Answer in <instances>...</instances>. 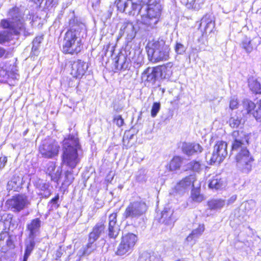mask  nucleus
Returning a JSON list of instances; mask_svg holds the SVG:
<instances>
[{"label": "nucleus", "instance_id": "obj_36", "mask_svg": "<svg viewBox=\"0 0 261 261\" xmlns=\"http://www.w3.org/2000/svg\"><path fill=\"white\" fill-rule=\"evenodd\" d=\"M241 119L237 116L231 117L228 121L230 126L232 128H237L241 123Z\"/></svg>", "mask_w": 261, "mask_h": 261}, {"label": "nucleus", "instance_id": "obj_17", "mask_svg": "<svg viewBox=\"0 0 261 261\" xmlns=\"http://www.w3.org/2000/svg\"><path fill=\"white\" fill-rule=\"evenodd\" d=\"M42 223L41 220L37 218L32 220L27 224V229L29 231V238L33 240L35 239L39 233Z\"/></svg>", "mask_w": 261, "mask_h": 261}, {"label": "nucleus", "instance_id": "obj_5", "mask_svg": "<svg viewBox=\"0 0 261 261\" xmlns=\"http://www.w3.org/2000/svg\"><path fill=\"white\" fill-rule=\"evenodd\" d=\"M146 49L148 58L152 62L166 61L169 58V46L163 39L149 43Z\"/></svg>", "mask_w": 261, "mask_h": 261}, {"label": "nucleus", "instance_id": "obj_20", "mask_svg": "<svg viewBox=\"0 0 261 261\" xmlns=\"http://www.w3.org/2000/svg\"><path fill=\"white\" fill-rule=\"evenodd\" d=\"M175 220V218L173 217V210L170 208H165L162 212L160 222L166 225L171 227L173 226Z\"/></svg>", "mask_w": 261, "mask_h": 261}, {"label": "nucleus", "instance_id": "obj_39", "mask_svg": "<svg viewBox=\"0 0 261 261\" xmlns=\"http://www.w3.org/2000/svg\"><path fill=\"white\" fill-rule=\"evenodd\" d=\"M200 25H205V30H206L210 25H212V20L210 18V16H204L201 20Z\"/></svg>", "mask_w": 261, "mask_h": 261}, {"label": "nucleus", "instance_id": "obj_59", "mask_svg": "<svg viewBox=\"0 0 261 261\" xmlns=\"http://www.w3.org/2000/svg\"><path fill=\"white\" fill-rule=\"evenodd\" d=\"M18 76H19V75H18V74H17V73H14V74H13V76H12V78H13V79H17V77H18Z\"/></svg>", "mask_w": 261, "mask_h": 261}, {"label": "nucleus", "instance_id": "obj_4", "mask_svg": "<svg viewBox=\"0 0 261 261\" xmlns=\"http://www.w3.org/2000/svg\"><path fill=\"white\" fill-rule=\"evenodd\" d=\"M81 149L79 140L73 136L63 141L62 163L71 169L74 168L80 162L77 151Z\"/></svg>", "mask_w": 261, "mask_h": 261}, {"label": "nucleus", "instance_id": "obj_32", "mask_svg": "<svg viewBox=\"0 0 261 261\" xmlns=\"http://www.w3.org/2000/svg\"><path fill=\"white\" fill-rule=\"evenodd\" d=\"M94 243L95 242L91 241L90 238H89L88 243L86 247L83 249L82 255H88L94 250L96 249V244Z\"/></svg>", "mask_w": 261, "mask_h": 261}, {"label": "nucleus", "instance_id": "obj_40", "mask_svg": "<svg viewBox=\"0 0 261 261\" xmlns=\"http://www.w3.org/2000/svg\"><path fill=\"white\" fill-rule=\"evenodd\" d=\"M161 109V105L160 102H154L151 110V116L152 117L154 118L158 112H159Z\"/></svg>", "mask_w": 261, "mask_h": 261}, {"label": "nucleus", "instance_id": "obj_8", "mask_svg": "<svg viewBox=\"0 0 261 261\" xmlns=\"http://www.w3.org/2000/svg\"><path fill=\"white\" fill-rule=\"evenodd\" d=\"M30 203L29 197L24 194H17L6 201V205L9 209L14 212H20L27 207Z\"/></svg>", "mask_w": 261, "mask_h": 261}, {"label": "nucleus", "instance_id": "obj_16", "mask_svg": "<svg viewBox=\"0 0 261 261\" xmlns=\"http://www.w3.org/2000/svg\"><path fill=\"white\" fill-rule=\"evenodd\" d=\"M136 31L132 22L125 20L124 21L120 30L121 36L125 35L127 40H132L136 36Z\"/></svg>", "mask_w": 261, "mask_h": 261}, {"label": "nucleus", "instance_id": "obj_44", "mask_svg": "<svg viewBox=\"0 0 261 261\" xmlns=\"http://www.w3.org/2000/svg\"><path fill=\"white\" fill-rule=\"evenodd\" d=\"M49 187L48 184L42 181L37 186V187L39 190L40 192H43L48 189Z\"/></svg>", "mask_w": 261, "mask_h": 261}, {"label": "nucleus", "instance_id": "obj_28", "mask_svg": "<svg viewBox=\"0 0 261 261\" xmlns=\"http://www.w3.org/2000/svg\"><path fill=\"white\" fill-rule=\"evenodd\" d=\"M243 108L247 111V113L252 114L253 112L257 108V106L251 100L246 99L243 101Z\"/></svg>", "mask_w": 261, "mask_h": 261}, {"label": "nucleus", "instance_id": "obj_42", "mask_svg": "<svg viewBox=\"0 0 261 261\" xmlns=\"http://www.w3.org/2000/svg\"><path fill=\"white\" fill-rule=\"evenodd\" d=\"M239 102L238 99L235 97H231L229 102V108L231 110L236 109L238 108Z\"/></svg>", "mask_w": 261, "mask_h": 261}, {"label": "nucleus", "instance_id": "obj_22", "mask_svg": "<svg viewBox=\"0 0 261 261\" xmlns=\"http://www.w3.org/2000/svg\"><path fill=\"white\" fill-rule=\"evenodd\" d=\"M22 184V178L18 175H14L11 180L8 182L7 190L18 191L21 189Z\"/></svg>", "mask_w": 261, "mask_h": 261}, {"label": "nucleus", "instance_id": "obj_30", "mask_svg": "<svg viewBox=\"0 0 261 261\" xmlns=\"http://www.w3.org/2000/svg\"><path fill=\"white\" fill-rule=\"evenodd\" d=\"M182 159L178 156H174L169 164L170 170L174 171L179 169L182 164Z\"/></svg>", "mask_w": 261, "mask_h": 261}, {"label": "nucleus", "instance_id": "obj_56", "mask_svg": "<svg viewBox=\"0 0 261 261\" xmlns=\"http://www.w3.org/2000/svg\"><path fill=\"white\" fill-rule=\"evenodd\" d=\"M31 1L34 2V3L36 4H43V0H30Z\"/></svg>", "mask_w": 261, "mask_h": 261}, {"label": "nucleus", "instance_id": "obj_47", "mask_svg": "<svg viewBox=\"0 0 261 261\" xmlns=\"http://www.w3.org/2000/svg\"><path fill=\"white\" fill-rule=\"evenodd\" d=\"M8 233L6 231H3L0 233V247L4 245L3 242L8 237Z\"/></svg>", "mask_w": 261, "mask_h": 261}, {"label": "nucleus", "instance_id": "obj_49", "mask_svg": "<svg viewBox=\"0 0 261 261\" xmlns=\"http://www.w3.org/2000/svg\"><path fill=\"white\" fill-rule=\"evenodd\" d=\"M7 52L6 50L2 47H0V58H6L7 57Z\"/></svg>", "mask_w": 261, "mask_h": 261}, {"label": "nucleus", "instance_id": "obj_48", "mask_svg": "<svg viewBox=\"0 0 261 261\" xmlns=\"http://www.w3.org/2000/svg\"><path fill=\"white\" fill-rule=\"evenodd\" d=\"M7 162V159L6 156L0 157V170L3 168Z\"/></svg>", "mask_w": 261, "mask_h": 261}, {"label": "nucleus", "instance_id": "obj_2", "mask_svg": "<svg viewBox=\"0 0 261 261\" xmlns=\"http://www.w3.org/2000/svg\"><path fill=\"white\" fill-rule=\"evenodd\" d=\"M231 151L236 152V166L242 172L248 173L251 171L254 159L249 151V137L243 131L235 130L232 133Z\"/></svg>", "mask_w": 261, "mask_h": 261}, {"label": "nucleus", "instance_id": "obj_51", "mask_svg": "<svg viewBox=\"0 0 261 261\" xmlns=\"http://www.w3.org/2000/svg\"><path fill=\"white\" fill-rule=\"evenodd\" d=\"M54 0H43V3L44 2V7L48 8L52 6Z\"/></svg>", "mask_w": 261, "mask_h": 261}, {"label": "nucleus", "instance_id": "obj_53", "mask_svg": "<svg viewBox=\"0 0 261 261\" xmlns=\"http://www.w3.org/2000/svg\"><path fill=\"white\" fill-rule=\"evenodd\" d=\"M65 175L67 178L69 179L70 182H72L74 179L72 176V174L71 171H67L65 173Z\"/></svg>", "mask_w": 261, "mask_h": 261}, {"label": "nucleus", "instance_id": "obj_57", "mask_svg": "<svg viewBox=\"0 0 261 261\" xmlns=\"http://www.w3.org/2000/svg\"><path fill=\"white\" fill-rule=\"evenodd\" d=\"M165 70H166L168 73V77H169L170 76V75L171 74V71H170L169 69H168L167 68H164V71H165ZM164 78H167V77L166 76V75H165L164 76Z\"/></svg>", "mask_w": 261, "mask_h": 261}, {"label": "nucleus", "instance_id": "obj_55", "mask_svg": "<svg viewBox=\"0 0 261 261\" xmlns=\"http://www.w3.org/2000/svg\"><path fill=\"white\" fill-rule=\"evenodd\" d=\"M59 199V195H58L55 197L53 198L50 201H51V203L56 204V203H57V202L58 201Z\"/></svg>", "mask_w": 261, "mask_h": 261}, {"label": "nucleus", "instance_id": "obj_25", "mask_svg": "<svg viewBox=\"0 0 261 261\" xmlns=\"http://www.w3.org/2000/svg\"><path fill=\"white\" fill-rule=\"evenodd\" d=\"M248 86L250 90L255 94L261 93V84L257 79L250 77L248 79Z\"/></svg>", "mask_w": 261, "mask_h": 261}, {"label": "nucleus", "instance_id": "obj_31", "mask_svg": "<svg viewBox=\"0 0 261 261\" xmlns=\"http://www.w3.org/2000/svg\"><path fill=\"white\" fill-rule=\"evenodd\" d=\"M56 169L55 163L54 162H49L47 165V172L51 177V178H57L60 176L61 171L58 170L56 173L54 174V171Z\"/></svg>", "mask_w": 261, "mask_h": 261}, {"label": "nucleus", "instance_id": "obj_21", "mask_svg": "<svg viewBox=\"0 0 261 261\" xmlns=\"http://www.w3.org/2000/svg\"><path fill=\"white\" fill-rule=\"evenodd\" d=\"M105 228V226L102 222L97 223L89 233V238L91 241L95 242L104 233Z\"/></svg>", "mask_w": 261, "mask_h": 261}, {"label": "nucleus", "instance_id": "obj_60", "mask_svg": "<svg viewBox=\"0 0 261 261\" xmlns=\"http://www.w3.org/2000/svg\"><path fill=\"white\" fill-rule=\"evenodd\" d=\"M37 41V39L36 40H34V41H33V48L34 47V44L35 43V42Z\"/></svg>", "mask_w": 261, "mask_h": 261}, {"label": "nucleus", "instance_id": "obj_58", "mask_svg": "<svg viewBox=\"0 0 261 261\" xmlns=\"http://www.w3.org/2000/svg\"><path fill=\"white\" fill-rule=\"evenodd\" d=\"M2 74L3 76H7V72L5 70H0V75Z\"/></svg>", "mask_w": 261, "mask_h": 261}, {"label": "nucleus", "instance_id": "obj_34", "mask_svg": "<svg viewBox=\"0 0 261 261\" xmlns=\"http://www.w3.org/2000/svg\"><path fill=\"white\" fill-rule=\"evenodd\" d=\"M191 198L193 200L198 202L203 200V196L200 194L199 188L192 189L191 191Z\"/></svg>", "mask_w": 261, "mask_h": 261}, {"label": "nucleus", "instance_id": "obj_18", "mask_svg": "<svg viewBox=\"0 0 261 261\" xmlns=\"http://www.w3.org/2000/svg\"><path fill=\"white\" fill-rule=\"evenodd\" d=\"M117 213L111 214L109 217V236L111 238L115 239L119 232V227L116 224Z\"/></svg>", "mask_w": 261, "mask_h": 261}, {"label": "nucleus", "instance_id": "obj_52", "mask_svg": "<svg viewBox=\"0 0 261 261\" xmlns=\"http://www.w3.org/2000/svg\"><path fill=\"white\" fill-rule=\"evenodd\" d=\"M63 254V251L61 248H59L56 252V259L60 258Z\"/></svg>", "mask_w": 261, "mask_h": 261}, {"label": "nucleus", "instance_id": "obj_50", "mask_svg": "<svg viewBox=\"0 0 261 261\" xmlns=\"http://www.w3.org/2000/svg\"><path fill=\"white\" fill-rule=\"evenodd\" d=\"M6 245L8 247L11 248L13 247V241H12L11 237L8 234V237L6 238Z\"/></svg>", "mask_w": 261, "mask_h": 261}, {"label": "nucleus", "instance_id": "obj_33", "mask_svg": "<svg viewBox=\"0 0 261 261\" xmlns=\"http://www.w3.org/2000/svg\"><path fill=\"white\" fill-rule=\"evenodd\" d=\"M35 244V243L34 241V240L33 239H31L30 242L26 244L25 250L23 261H27L29 256L34 249Z\"/></svg>", "mask_w": 261, "mask_h": 261}, {"label": "nucleus", "instance_id": "obj_15", "mask_svg": "<svg viewBox=\"0 0 261 261\" xmlns=\"http://www.w3.org/2000/svg\"><path fill=\"white\" fill-rule=\"evenodd\" d=\"M195 177L192 175L187 176L180 180L175 187V191L179 194H182L189 190L191 186H194Z\"/></svg>", "mask_w": 261, "mask_h": 261}, {"label": "nucleus", "instance_id": "obj_24", "mask_svg": "<svg viewBox=\"0 0 261 261\" xmlns=\"http://www.w3.org/2000/svg\"><path fill=\"white\" fill-rule=\"evenodd\" d=\"M224 186V181L219 175H216L209 180L208 187L212 189L218 190Z\"/></svg>", "mask_w": 261, "mask_h": 261}, {"label": "nucleus", "instance_id": "obj_9", "mask_svg": "<svg viewBox=\"0 0 261 261\" xmlns=\"http://www.w3.org/2000/svg\"><path fill=\"white\" fill-rule=\"evenodd\" d=\"M137 241V237L134 233H128L123 236L119 244L116 254L123 255L132 252Z\"/></svg>", "mask_w": 261, "mask_h": 261}, {"label": "nucleus", "instance_id": "obj_27", "mask_svg": "<svg viewBox=\"0 0 261 261\" xmlns=\"http://www.w3.org/2000/svg\"><path fill=\"white\" fill-rule=\"evenodd\" d=\"M225 204V201L224 200L212 199L208 202V207L211 210H219L222 208Z\"/></svg>", "mask_w": 261, "mask_h": 261}, {"label": "nucleus", "instance_id": "obj_13", "mask_svg": "<svg viewBox=\"0 0 261 261\" xmlns=\"http://www.w3.org/2000/svg\"><path fill=\"white\" fill-rule=\"evenodd\" d=\"M88 68V64L81 60L74 61L71 65V74L74 77L81 78Z\"/></svg>", "mask_w": 261, "mask_h": 261}, {"label": "nucleus", "instance_id": "obj_10", "mask_svg": "<svg viewBox=\"0 0 261 261\" xmlns=\"http://www.w3.org/2000/svg\"><path fill=\"white\" fill-rule=\"evenodd\" d=\"M227 144L223 141H218L214 147V150L210 158V162L212 163H220L227 155Z\"/></svg>", "mask_w": 261, "mask_h": 261}, {"label": "nucleus", "instance_id": "obj_23", "mask_svg": "<svg viewBox=\"0 0 261 261\" xmlns=\"http://www.w3.org/2000/svg\"><path fill=\"white\" fill-rule=\"evenodd\" d=\"M204 229V225L203 224H200L198 228L194 229L187 237L186 241L191 244H194L196 240L202 234Z\"/></svg>", "mask_w": 261, "mask_h": 261}, {"label": "nucleus", "instance_id": "obj_26", "mask_svg": "<svg viewBox=\"0 0 261 261\" xmlns=\"http://www.w3.org/2000/svg\"><path fill=\"white\" fill-rule=\"evenodd\" d=\"M5 30L0 31V44L10 42L12 39V36L14 35L12 31Z\"/></svg>", "mask_w": 261, "mask_h": 261}, {"label": "nucleus", "instance_id": "obj_29", "mask_svg": "<svg viewBox=\"0 0 261 261\" xmlns=\"http://www.w3.org/2000/svg\"><path fill=\"white\" fill-rule=\"evenodd\" d=\"M117 63L118 66H120L121 69L126 70L130 66V59L126 58L124 55H120L118 57Z\"/></svg>", "mask_w": 261, "mask_h": 261}, {"label": "nucleus", "instance_id": "obj_14", "mask_svg": "<svg viewBox=\"0 0 261 261\" xmlns=\"http://www.w3.org/2000/svg\"><path fill=\"white\" fill-rule=\"evenodd\" d=\"M261 43V38L256 36L251 39L250 38L245 37L241 43V47L245 51L249 54L256 49L257 47Z\"/></svg>", "mask_w": 261, "mask_h": 261}, {"label": "nucleus", "instance_id": "obj_62", "mask_svg": "<svg viewBox=\"0 0 261 261\" xmlns=\"http://www.w3.org/2000/svg\"><path fill=\"white\" fill-rule=\"evenodd\" d=\"M144 170H143V171H140V172H143V173H144Z\"/></svg>", "mask_w": 261, "mask_h": 261}, {"label": "nucleus", "instance_id": "obj_7", "mask_svg": "<svg viewBox=\"0 0 261 261\" xmlns=\"http://www.w3.org/2000/svg\"><path fill=\"white\" fill-rule=\"evenodd\" d=\"M146 210V203L139 199L129 203L123 214V217L125 219H138L145 214Z\"/></svg>", "mask_w": 261, "mask_h": 261}, {"label": "nucleus", "instance_id": "obj_11", "mask_svg": "<svg viewBox=\"0 0 261 261\" xmlns=\"http://www.w3.org/2000/svg\"><path fill=\"white\" fill-rule=\"evenodd\" d=\"M59 146L56 142L51 140H45L40 146L39 151L42 156L53 158L58 155Z\"/></svg>", "mask_w": 261, "mask_h": 261}, {"label": "nucleus", "instance_id": "obj_3", "mask_svg": "<svg viewBox=\"0 0 261 261\" xmlns=\"http://www.w3.org/2000/svg\"><path fill=\"white\" fill-rule=\"evenodd\" d=\"M24 16V11L20 7H13L8 10V18L1 20L0 27L12 31L15 36H29L30 33L26 28Z\"/></svg>", "mask_w": 261, "mask_h": 261}, {"label": "nucleus", "instance_id": "obj_43", "mask_svg": "<svg viewBox=\"0 0 261 261\" xmlns=\"http://www.w3.org/2000/svg\"><path fill=\"white\" fill-rule=\"evenodd\" d=\"M194 9H198L201 4H203V0H188Z\"/></svg>", "mask_w": 261, "mask_h": 261}, {"label": "nucleus", "instance_id": "obj_38", "mask_svg": "<svg viewBox=\"0 0 261 261\" xmlns=\"http://www.w3.org/2000/svg\"><path fill=\"white\" fill-rule=\"evenodd\" d=\"M253 116L257 121H261V99L258 102L257 108L253 112Z\"/></svg>", "mask_w": 261, "mask_h": 261}, {"label": "nucleus", "instance_id": "obj_35", "mask_svg": "<svg viewBox=\"0 0 261 261\" xmlns=\"http://www.w3.org/2000/svg\"><path fill=\"white\" fill-rule=\"evenodd\" d=\"M188 168L194 171L199 172L202 169V165L198 161H192L188 164Z\"/></svg>", "mask_w": 261, "mask_h": 261}, {"label": "nucleus", "instance_id": "obj_41", "mask_svg": "<svg viewBox=\"0 0 261 261\" xmlns=\"http://www.w3.org/2000/svg\"><path fill=\"white\" fill-rule=\"evenodd\" d=\"M174 49L177 54L182 55L185 52L186 47L182 44L176 42Z\"/></svg>", "mask_w": 261, "mask_h": 261}, {"label": "nucleus", "instance_id": "obj_6", "mask_svg": "<svg viewBox=\"0 0 261 261\" xmlns=\"http://www.w3.org/2000/svg\"><path fill=\"white\" fill-rule=\"evenodd\" d=\"M79 35V32L74 28L65 33L62 46L63 53L73 55L77 54L81 51L83 46Z\"/></svg>", "mask_w": 261, "mask_h": 261}, {"label": "nucleus", "instance_id": "obj_61", "mask_svg": "<svg viewBox=\"0 0 261 261\" xmlns=\"http://www.w3.org/2000/svg\"><path fill=\"white\" fill-rule=\"evenodd\" d=\"M160 89H162L163 93H164L165 89H162V88H160Z\"/></svg>", "mask_w": 261, "mask_h": 261}, {"label": "nucleus", "instance_id": "obj_54", "mask_svg": "<svg viewBox=\"0 0 261 261\" xmlns=\"http://www.w3.org/2000/svg\"><path fill=\"white\" fill-rule=\"evenodd\" d=\"M237 199V196L236 195H233L228 200V204H231L234 202V201Z\"/></svg>", "mask_w": 261, "mask_h": 261}, {"label": "nucleus", "instance_id": "obj_19", "mask_svg": "<svg viewBox=\"0 0 261 261\" xmlns=\"http://www.w3.org/2000/svg\"><path fill=\"white\" fill-rule=\"evenodd\" d=\"M184 153L188 155H192L195 153H200L203 150V148L198 143H185L182 146Z\"/></svg>", "mask_w": 261, "mask_h": 261}, {"label": "nucleus", "instance_id": "obj_46", "mask_svg": "<svg viewBox=\"0 0 261 261\" xmlns=\"http://www.w3.org/2000/svg\"><path fill=\"white\" fill-rule=\"evenodd\" d=\"M114 121L118 126H121L124 123L123 119L121 116H118L114 118Z\"/></svg>", "mask_w": 261, "mask_h": 261}, {"label": "nucleus", "instance_id": "obj_37", "mask_svg": "<svg viewBox=\"0 0 261 261\" xmlns=\"http://www.w3.org/2000/svg\"><path fill=\"white\" fill-rule=\"evenodd\" d=\"M145 256L148 258L149 261H163L161 256L158 253L154 252H147L145 253Z\"/></svg>", "mask_w": 261, "mask_h": 261}, {"label": "nucleus", "instance_id": "obj_1", "mask_svg": "<svg viewBox=\"0 0 261 261\" xmlns=\"http://www.w3.org/2000/svg\"><path fill=\"white\" fill-rule=\"evenodd\" d=\"M151 0H116L118 10L129 15H140L137 22L140 29L149 31L155 28L161 14L160 3L150 4Z\"/></svg>", "mask_w": 261, "mask_h": 261}, {"label": "nucleus", "instance_id": "obj_12", "mask_svg": "<svg viewBox=\"0 0 261 261\" xmlns=\"http://www.w3.org/2000/svg\"><path fill=\"white\" fill-rule=\"evenodd\" d=\"M163 70L161 67L147 68L142 74V79L151 84H154L160 77H162Z\"/></svg>", "mask_w": 261, "mask_h": 261}, {"label": "nucleus", "instance_id": "obj_45", "mask_svg": "<svg viewBox=\"0 0 261 261\" xmlns=\"http://www.w3.org/2000/svg\"><path fill=\"white\" fill-rule=\"evenodd\" d=\"M38 195L41 196V198H48L51 195V192L49 189L45 190L43 192H39Z\"/></svg>", "mask_w": 261, "mask_h": 261}]
</instances>
